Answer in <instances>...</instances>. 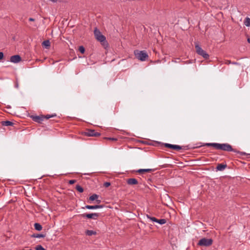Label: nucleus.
I'll use <instances>...</instances> for the list:
<instances>
[{
    "label": "nucleus",
    "instance_id": "nucleus-11",
    "mask_svg": "<svg viewBox=\"0 0 250 250\" xmlns=\"http://www.w3.org/2000/svg\"><path fill=\"white\" fill-rule=\"evenodd\" d=\"M126 183L130 186L136 185L138 184V181L135 178H129L126 180Z\"/></svg>",
    "mask_w": 250,
    "mask_h": 250
},
{
    "label": "nucleus",
    "instance_id": "nucleus-15",
    "mask_svg": "<svg viewBox=\"0 0 250 250\" xmlns=\"http://www.w3.org/2000/svg\"><path fill=\"white\" fill-rule=\"evenodd\" d=\"M217 144V143H208L204 144V145H202V146H212L215 149H216Z\"/></svg>",
    "mask_w": 250,
    "mask_h": 250
},
{
    "label": "nucleus",
    "instance_id": "nucleus-39",
    "mask_svg": "<svg viewBox=\"0 0 250 250\" xmlns=\"http://www.w3.org/2000/svg\"><path fill=\"white\" fill-rule=\"evenodd\" d=\"M231 64H238L237 62H231Z\"/></svg>",
    "mask_w": 250,
    "mask_h": 250
},
{
    "label": "nucleus",
    "instance_id": "nucleus-16",
    "mask_svg": "<svg viewBox=\"0 0 250 250\" xmlns=\"http://www.w3.org/2000/svg\"><path fill=\"white\" fill-rule=\"evenodd\" d=\"M1 124L2 125L4 126H11L13 125V123H12L11 121H2L1 122Z\"/></svg>",
    "mask_w": 250,
    "mask_h": 250
},
{
    "label": "nucleus",
    "instance_id": "nucleus-10",
    "mask_svg": "<svg viewBox=\"0 0 250 250\" xmlns=\"http://www.w3.org/2000/svg\"><path fill=\"white\" fill-rule=\"evenodd\" d=\"M31 118L33 121L38 123H41L43 120V115L41 116H32Z\"/></svg>",
    "mask_w": 250,
    "mask_h": 250
},
{
    "label": "nucleus",
    "instance_id": "nucleus-22",
    "mask_svg": "<svg viewBox=\"0 0 250 250\" xmlns=\"http://www.w3.org/2000/svg\"><path fill=\"white\" fill-rule=\"evenodd\" d=\"M244 24L249 27L250 26V18L247 17L244 21Z\"/></svg>",
    "mask_w": 250,
    "mask_h": 250
},
{
    "label": "nucleus",
    "instance_id": "nucleus-30",
    "mask_svg": "<svg viewBox=\"0 0 250 250\" xmlns=\"http://www.w3.org/2000/svg\"><path fill=\"white\" fill-rule=\"evenodd\" d=\"M110 185H111V184H110V182H105V183H104V186L105 188H107V187H108L109 186H110Z\"/></svg>",
    "mask_w": 250,
    "mask_h": 250
},
{
    "label": "nucleus",
    "instance_id": "nucleus-37",
    "mask_svg": "<svg viewBox=\"0 0 250 250\" xmlns=\"http://www.w3.org/2000/svg\"><path fill=\"white\" fill-rule=\"evenodd\" d=\"M96 202L97 203H100L101 201L100 200H97L96 199Z\"/></svg>",
    "mask_w": 250,
    "mask_h": 250
},
{
    "label": "nucleus",
    "instance_id": "nucleus-23",
    "mask_svg": "<svg viewBox=\"0 0 250 250\" xmlns=\"http://www.w3.org/2000/svg\"><path fill=\"white\" fill-rule=\"evenodd\" d=\"M99 197V195L96 194H93L92 195L89 197V200L94 201L96 200Z\"/></svg>",
    "mask_w": 250,
    "mask_h": 250
},
{
    "label": "nucleus",
    "instance_id": "nucleus-8",
    "mask_svg": "<svg viewBox=\"0 0 250 250\" xmlns=\"http://www.w3.org/2000/svg\"><path fill=\"white\" fill-rule=\"evenodd\" d=\"M84 135L86 136H99L101 134L99 132H96L93 129H88L84 132Z\"/></svg>",
    "mask_w": 250,
    "mask_h": 250
},
{
    "label": "nucleus",
    "instance_id": "nucleus-4",
    "mask_svg": "<svg viewBox=\"0 0 250 250\" xmlns=\"http://www.w3.org/2000/svg\"><path fill=\"white\" fill-rule=\"evenodd\" d=\"M195 48L197 53L202 56L204 59H207L209 58V55L205 51L203 50L198 43H196Z\"/></svg>",
    "mask_w": 250,
    "mask_h": 250
},
{
    "label": "nucleus",
    "instance_id": "nucleus-31",
    "mask_svg": "<svg viewBox=\"0 0 250 250\" xmlns=\"http://www.w3.org/2000/svg\"><path fill=\"white\" fill-rule=\"evenodd\" d=\"M76 182V181L75 180H71L69 181V184L72 185L74 184Z\"/></svg>",
    "mask_w": 250,
    "mask_h": 250
},
{
    "label": "nucleus",
    "instance_id": "nucleus-25",
    "mask_svg": "<svg viewBox=\"0 0 250 250\" xmlns=\"http://www.w3.org/2000/svg\"><path fill=\"white\" fill-rule=\"evenodd\" d=\"M76 189L79 192H83V188L80 186L79 185H77L76 186Z\"/></svg>",
    "mask_w": 250,
    "mask_h": 250
},
{
    "label": "nucleus",
    "instance_id": "nucleus-28",
    "mask_svg": "<svg viewBox=\"0 0 250 250\" xmlns=\"http://www.w3.org/2000/svg\"><path fill=\"white\" fill-rule=\"evenodd\" d=\"M36 250H46L41 245H38L36 248Z\"/></svg>",
    "mask_w": 250,
    "mask_h": 250
},
{
    "label": "nucleus",
    "instance_id": "nucleus-12",
    "mask_svg": "<svg viewBox=\"0 0 250 250\" xmlns=\"http://www.w3.org/2000/svg\"><path fill=\"white\" fill-rule=\"evenodd\" d=\"M103 207H104L103 205H95V206L86 205L85 206L84 208H87L88 209H94L103 208Z\"/></svg>",
    "mask_w": 250,
    "mask_h": 250
},
{
    "label": "nucleus",
    "instance_id": "nucleus-19",
    "mask_svg": "<svg viewBox=\"0 0 250 250\" xmlns=\"http://www.w3.org/2000/svg\"><path fill=\"white\" fill-rule=\"evenodd\" d=\"M42 45L48 48L50 46V43L49 40H45L42 43Z\"/></svg>",
    "mask_w": 250,
    "mask_h": 250
},
{
    "label": "nucleus",
    "instance_id": "nucleus-21",
    "mask_svg": "<svg viewBox=\"0 0 250 250\" xmlns=\"http://www.w3.org/2000/svg\"><path fill=\"white\" fill-rule=\"evenodd\" d=\"M56 116H57V115L55 113L52 114L51 115L47 114V115H44V116L43 115V120L44 119H49L50 118H53V117H56Z\"/></svg>",
    "mask_w": 250,
    "mask_h": 250
},
{
    "label": "nucleus",
    "instance_id": "nucleus-20",
    "mask_svg": "<svg viewBox=\"0 0 250 250\" xmlns=\"http://www.w3.org/2000/svg\"><path fill=\"white\" fill-rule=\"evenodd\" d=\"M34 227H35V229L37 230H38V231L41 230L42 229V225L38 223H36L34 224Z\"/></svg>",
    "mask_w": 250,
    "mask_h": 250
},
{
    "label": "nucleus",
    "instance_id": "nucleus-27",
    "mask_svg": "<svg viewBox=\"0 0 250 250\" xmlns=\"http://www.w3.org/2000/svg\"><path fill=\"white\" fill-rule=\"evenodd\" d=\"M79 50L82 54H83L85 52V49L83 46H80L79 48Z\"/></svg>",
    "mask_w": 250,
    "mask_h": 250
},
{
    "label": "nucleus",
    "instance_id": "nucleus-17",
    "mask_svg": "<svg viewBox=\"0 0 250 250\" xmlns=\"http://www.w3.org/2000/svg\"><path fill=\"white\" fill-rule=\"evenodd\" d=\"M96 233H96V232L95 231H94V230H87L85 231V234L87 235H88V236H91L92 235H96Z\"/></svg>",
    "mask_w": 250,
    "mask_h": 250
},
{
    "label": "nucleus",
    "instance_id": "nucleus-3",
    "mask_svg": "<svg viewBox=\"0 0 250 250\" xmlns=\"http://www.w3.org/2000/svg\"><path fill=\"white\" fill-rule=\"evenodd\" d=\"M135 57L141 61H145L148 58V55L146 51L136 50L134 51Z\"/></svg>",
    "mask_w": 250,
    "mask_h": 250
},
{
    "label": "nucleus",
    "instance_id": "nucleus-24",
    "mask_svg": "<svg viewBox=\"0 0 250 250\" xmlns=\"http://www.w3.org/2000/svg\"><path fill=\"white\" fill-rule=\"evenodd\" d=\"M167 222L165 219H157L156 223H158L161 225L165 224Z\"/></svg>",
    "mask_w": 250,
    "mask_h": 250
},
{
    "label": "nucleus",
    "instance_id": "nucleus-36",
    "mask_svg": "<svg viewBox=\"0 0 250 250\" xmlns=\"http://www.w3.org/2000/svg\"><path fill=\"white\" fill-rule=\"evenodd\" d=\"M49 0L53 3H56L58 1V0Z\"/></svg>",
    "mask_w": 250,
    "mask_h": 250
},
{
    "label": "nucleus",
    "instance_id": "nucleus-18",
    "mask_svg": "<svg viewBox=\"0 0 250 250\" xmlns=\"http://www.w3.org/2000/svg\"><path fill=\"white\" fill-rule=\"evenodd\" d=\"M31 237H33V238H44L45 237V235L42 234H35H35H32Z\"/></svg>",
    "mask_w": 250,
    "mask_h": 250
},
{
    "label": "nucleus",
    "instance_id": "nucleus-32",
    "mask_svg": "<svg viewBox=\"0 0 250 250\" xmlns=\"http://www.w3.org/2000/svg\"><path fill=\"white\" fill-rule=\"evenodd\" d=\"M225 63H226V64L229 65V64H231V62L230 61H229V60H227V61H226V62H225Z\"/></svg>",
    "mask_w": 250,
    "mask_h": 250
},
{
    "label": "nucleus",
    "instance_id": "nucleus-9",
    "mask_svg": "<svg viewBox=\"0 0 250 250\" xmlns=\"http://www.w3.org/2000/svg\"><path fill=\"white\" fill-rule=\"evenodd\" d=\"M10 62H12L18 63L21 60V58L20 55H16L12 56L10 57Z\"/></svg>",
    "mask_w": 250,
    "mask_h": 250
},
{
    "label": "nucleus",
    "instance_id": "nucleus-7",
    "mask_svg": "<svg viewBox=\"0 0 250 250\" xmlns=\"http://www.w3.org/2000/svg\"><path fill=\"white\" fill-rule=\"evenodd\" d=\"M82 217L96 220L100 215L99 213H83L80 215Z\"/></svg>",
    "mask_w": 250,
    "mask_h": 250
},
{
    "label": "nucleus",
    "instance_id": "nucleus-34",
    "mask_svg": "<svg viewBox=\"0 0 250 250\" xmlns=\"http://www.w3.org/2000/svg\"><path fill=\"white\" fill-rule=\"evenodd\" d=\"M15 86V87H16V88H19V83H18V81H16V82Z\"/></svg>",
    "mask_w": 250,
    "mask_h": 250
},
{
    "label": "nucleus",
    "instance_id": "nucleus-1",
    "mask_svg": "<svg viewBox=\"0 0 250 250\" xmlns=\"http://www.w3.org/2000/svg\"><path fill=\"white\" fill-rule=\"evenodd\" d=\"M216 149L226 151H228V152H234L237 154H240L241 156H244V155H247V154L246 152H241V151H238L235 149L233 148L232 146L228 143H224V144L217 143Z\"/></svg>",
    "mask_w": 250,
    "mask_h": 250
},
{
    "label": "nucleus",
    "instance_id": "nucleus-29",
    "mask_svg": "<svg viewBox=\"0 0 250 250\" xmlns=\"http://www.w3.org/2000/svg\"><path fill=\"white\" fill-rule=\"evenodd\" d=\"M104 139H106V140H111V141H117V138H115L105 137Z\"/></svg>",
    "mask_w": 250,
    "mask_h": 250
},
{
    "label": "nucleus",
    "instance_id": "nucleus-2",
    "mask_svg": "<svg viewBox=\"0 0 250 250\" xmlns=\"http://www.w3.org/2000/svg\"><path fill=\"white\" fill-rule=\"evenodd\" d=\"M95 38L100 42L104 46L107 45V42L106 41L105 37L102 34L99 30L97 28H95L94 31Z\"/></svg>",
    "mask_w": 250,
    "mask_h": 250
},
{
    "label": "nucleus",
    "instance_id": "nucleus-5",
    "mask_svg": "<svg viewBox=\"0 0 250 250\" xmlns=\"http://www.w3.org/2000/svg\"><path fill=\"white\" fill-rule=\"evenodd\" d=\"M213 243V240L211 238H203L201 239L197 245L200 246L208 247L211 246Z\"/></svg>",
    "mask_w": 250,
    "mask_h": 250
},
{
    "label": "nucleus",
    "instance_id": "nucleus-6",
    "mask_svg": "<svg viewBox=\"0 0 250 250\" xmlns=\"http://www.w3.org/2000/svg\"><path fill=\"white\" fill-rule=\"evenodd\" d=\"M164 146L166 147L176 150H179L182 149L184 150H188L189 149L188 146H180L177 145H172L167 143H165L164 144Z\"/></svg>",
    "mask_w": 250,
    "mask_h": 250
},
{
    "label": "nucleus",
    "instance_id": "nucleus-26",
    "mask_svg": "<svg viewBox=\"0 0 250 250\" xmlns=\"http://www.w3.org/2000/svg\"><path fill=\"white\" fill-rule=\"evenodd\" d=\"M146 217L148 218V219H149L150 220H151L153 222H156L157 221V219L155 217H151L150 215H146Z\"/></svg>",
    "mask_w": 250,
    "mask_h": 250
},
{
    "label": "nucleus",
    "instance_id": "nucleus-14",
    "mask_svg": "<svg viewBox=\"0 0 250 250\" xmlns=\"http://www.w3.org/2000/svg\"><path fill=\"white\" fill-rule=\"evenodd\" d=\"M227 167V165H224L222 164H218L216 167L217 170L219 171H223L224 170L225 168Z\"/></svg>",
    "mask_w": 250,
    "mask_h": 250
},
{
    "label": "nucleus",
    "instance_id": "nucleus-13",
    "mask_svg": "<svg viewBox=\"0 0 250 250\" xmlns=\"http://www.w3.org/2000/svg\"><path fill=\"white\" fill-rule=\"evenodd\" d=\"M154 169L151 168H146V169H139L136 171V172H138L140 174H143L145 172H150L154 171Z\"/></svg>",
    "mask_w": 250,
    "mask_h": 250
},
{
    "label": "nucleus",
    "instance_id": "nucleus-38",
    "mask_svg": "<svg viewBox=\"0 0 250 250\" xmlns=\"http://www.w3.org/2000/svg\"><path fill=\"white\" fill-rule=\"evenodd\" d=\"M247 41L249 43H250V37H249L247 39Z\"/></svg>",
    "mask_w": 250,
    "mask_h": 250
},
{
    "label": "nucleus",
    "instance_id": "nucleus-35",
    "mask_svg": "<svg viewBox=\"0 0 250 250\" xmlns=\"http://www.w3.org/2000/svg\"><path fill=\"white\" fill-rule=\"evenodd\" d=\"M29 21H35V19H33V18H30L29 19Z\"/></svg>",
    "mask_w": 250,
    "mask_h": 250
},
{
    "label": "nucleus",
    "instance_id": "nucleus-33",
    "mask_svg": "<svg viewBox=\"0 0 250 250\" xmlns=\"http://www.w3.org/2000/svg\"><path fill=\"white\" fill-rule=\"evenodd\" d=\"M3 58V53L0 52V60H1Z\"/></svg>",
    "mask_w": 250,
    "mask_h": 250
}]
</instances>
